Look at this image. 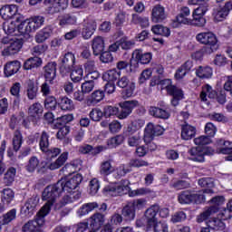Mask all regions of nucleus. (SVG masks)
<instances>
[{"label":"nucleus","mask_w":232,"mask_h":232,"mask_svg":"<svg viewBox=\"0 0 232 232\" xmlns=\"http://www.w3.org/2000/svg\"><path fill=\"white\" fill-rule=\"evenodd\" d=\"M63 193V188H61L59 181L55 184L48 185L42 194V200H44L45 204L41 208V213L48 215L50 211H52V208L58 210L61 209V208H64L66 204L73 202V198L70 197V195H63V198L59 200V197H61Z\"/></svg>","instance_id":"nucleus-1"},{"label":"nucleus","mask_w":232,"mask_h":232,"mask_svg":"<svg viewBox=\"0 0 232 232\" xmlns=\"http://www.w3.org/2000/svg\"><path fill=\"white\" fill-rule=\"evenodd\" d=\"M103 193L107 197H119L129 193V197H156V193L150 188H140L130 190V180L122 179L119 183H111L104 187Z\"/></svg>","instance_id":"nucleus-2"},{"label":"nucleus","mask_w":232,"mask_h":232,"mask_svg":"<svg viewBox=\"0 0 232 232\" xmlns=\"http://www.w3.org/2000/svg\"><path fill=\"white\" fill-rule=\"evenodd\" d=\"M208 202L209 204H212V206L205 208L204 211L197 216L196 220L198 224L206 222L209 217H213V215L218 213V211H220V206H224V203L226 202V198H224V196H216Z\"/></svg>","instance_id":"nucleus-3"},{"label":"nucleus","mask_w":232,"mask_h":232,"mask_svg":"<svg viewBox=\"0 0 232 232\" xmlns=\"http://www.w3.org/2000/svg\"><path fill=\"white\" fill-rule=\"evenodd\" d=\"M196 41H198L199 44L210 46L205 49L206 53H213V52L218 50V39H217V35L211 32H202L196 35Z\"/></svg>","instance_id":"nucleus-4"},{"label":"nucleus","mask_w":232,"mask_h":232,"mask_svg":"<svg viewBox=\"0 0 232 232\" xmlns=\"http://www.w3.org/2000/svg\"><path fill=\"white\" fill-rule=\"evenodd\" d=\"M82 182V175L76 174L69 179H62L58 180L62 192L64 195H69L72 198V195L75 193L76 188H79V185Z\"/></svg>","instance_id":"nucleus-5"},{"label":"nucleus","mask_w":232,"mask_h":232,"mask_svg":"<svg viewBox=\"0 0 232 232\" xmlns=\"http://www.w3.org/2000/svg\"><path fill=\"white\" fill-rule=\"evenodd\" d=\"M151 59V53H144L141 49H135L132 52L130 62V72H135V70L139 68V63H140V64H150Z\"/></svg>","instance_id":"nucleus-6"},{"label":"nucleus","mask_w":232,"mask_h":232,"mask_svg":"<svg viewBox=\"0 0 232 232\" xmlns=\"http://www.w3.org/2000/svg\"><path fill=\"white\" fill-rule=\"evenodd\" d=\"M178 202L179 204H202V202H206V195L184 190L178 194Z\"/></svg>","instance_id":"nucleus-7"},{"label":"nucleus","mask_w":232,"mask_h":232,"mask_svg":"<svg viewBox=\"0 0 232 232\" xmlns=\"http://www.w3.org/2000/svg\"><path fill=\"white\" fill-rule=\"evenodd\" d=\"M164 131V127L149 122L144 129L143 140L145 144H150L155 137L162 135Z\"/></svg>","instance_id":"nucleus-8"},{"label":"nucleus","mask_w":232,"mask_h":232,"mask_svg":"<svg viewBox=\"0 0 232 232\" xmlns=\"http://www.w3.org/2000/svg\"><path fill=\"white\" fill-rule=\"evenodd\" d=\"M48 214H44V212H41V209L37 213L36 217L33 220H29L22 227L23 232H35L39 231L43 226H44V217Z\"/></svg>","instance_id":"nucleus-9"},{"label":"nucleus","mask_w":232,"mask_h":232,"mask_svg":"<svg viewBox=\"0 0 232 232\" xmlns=\"http://www.w3.org/2000/svg\"><path fill=\"white\" fill-rule=\"evenodd\" d=\"M232 10V2L228 1L223 7H215L213 9L212 17L215 23H220L229 15V12Z\"/></svg>","instance_id":"nucleus-10"},{"label":"nucleus","mask_w":232,"mask_h":232,"mask_svg":"<svg viewBox=\"0 0 232 232\" xmlns=\"http://www.w3.org/2000/svg\"><path fill=\"white\" fill-rule=\"evenodd\" d=\"M117 85L119 88H126L121 92V96L123 99H130V97H133V92H135V82L130 81V79L126 76L120 78L117 82Z\"/></svg>","instance_id":"nucleus-11"},{"label":"nucleus","mask_w":232,"mask_h":232,"mask_svg":"<svg viewBox=\"0 0 232 232\" xmlns=\"http://www.w3.org/2000/svg\"><path fill=\"white\" fill-rule=\"evenodd\" d=\"M160 209V206L159 204L151 205L146 211H145V218L147 220V227L146 231H150V229L153 228V226L157 224V213H159Z\"/></svg>","instance_id":"nucleus-12"},{"label":"nucleus","mask_w":232,"mask_h":232,"mask_svg":"<svg viewBox=\"0 0 232 232\" xmlns=\"http://www.w3.org/2000/svg\"><path fill=\"white\" fill-rule=\"evenodd\" d=\"M104 215L100 213V212H96L94 214H92L89 219L87 224L89 225V232H98L101 230V227H102L103 224H104Z\"/></svg>","instance_id":"nucleus-13"},{"label":"nucleus","mask_w":232,"mask_h":232,"mask_svg":"<svg viewBox=\"0 0 232 232\" xmlns=\"http://www.w3.org/2000/svg\"><path fill=\"white\" fill-rule=\"evenodd\" d=\"M45 3H48L49 6L47 7V12L51 15L53 14H59L68 8V0H45Z\"/></svg>","instance_id":"nucleus-14"},{"label":"nucleus","mask_w":232,"mask_h":232,"mask_svg":"<svg viewBox=\"0 0 232 232\" xmlns=\"http://www.w3.org/2000/svg\"><path fill=\"white\" fill-rule=\"evenodd\" d=\"M120 106L121 110L118 114V118L121 120L127 119L130 115H131L133 109L139 106V102L137 100L126 101L121 103Z\"/></svg>","instance_id":"nucleus-15"},{"label":"nucleus","mask_w":232,"mask_h":232,"mask_svg":"<svg viewBox=\"0 0 232 232\" xmlns=\"http://www.w3.org/2000/svg\"><path fill=\"white\" fill-rule=\"evenodd\" d=\"M73 64H75V55L72 53H65L62 59V65L60 67L61 73H63V75L70 73L72 68H73Z\"/></svg>","instance_id":"nucleus-16"},{"label":"nucleus","mask_w":232,"mask_h":232,"mask_svg":"<svg viewBox=\"0 0 232 232\" xmlns=\"http://www.w3.org/2000/svg\"><path fill=\"white\" fill-rule=\"evenodd\" d=\"M37 206H39V198L32 197L25 201L24 207L22 208V213L30 218V217L35 213Z\"/></svg>","instance_id":"nucleus-17"},{"label":"nucleus","mask_w":232,"mask_h":232,"mask_svg":"<svg viewBox=\"0 0 232 232\" xmlns=\"http://www.w3.org/2000/svg\"><path fill=\"white\" fill-rule=\"evenodd\" d=\"M97 30V23L93 19L87 18L84 20L82 35L83 39H91L92 35L95 34Z\"/></svg>","instance_id":"nucleus-18"},{"label":"nucleus","mask_w":232,"mask_h":232,"mask_svg":"<svg viewBox=\"0 0 232 232\" xmlns=\"http://www.w3.org/2000/svg\"><path fill=\"white\" fill-rule=\"evenodd\" d=\"M208 12L201 11L200 9H195L192 13V19L190 20V24L193 26H198V28H204L206 26V15Z\"/></svg>","instance_id":"nucleus-19"},{"label":"nucleus","mask_w":232,"mask_h":232,"mask_svg":"<svg viewBox=\"0 0 232 232\" xmlns=\"http://www.w3.org/2000/svg\"><path fill=\"white\" fill-rule=\"evenodd\" d=\"M22 48L23 42H21V40H11L10 44L3 50L2 55H15V53H19V52H21Z\"/></svg>","instance_id":"nucleus-20"},{"label":"nucleus","mask_w":232,"mask_h":232,"mask_svg":"<svg viewBox=\"0 0 232 232\" xmlns=\"http://www.w3.org/2000/svg\"><path fill=\"white\" fill-rule=\"evenodd\" d=\"M44 78L47 82H53V79L57 77V63L51 62L48 63L44 67Z\"/></svg>","instance_id":"nucleus-21"},{"label":"nucleus","mask_w":232,"mask_h":232,"mask_svg":"<svg viewBox=\"0 0 232 232\" xmlns=\"http://www.w3.org/2000/svg\"><path fill=\"white\" fill-rule=\"evenodd\" d=\"M188 160L193 162H205L206 158L204 157V150L200 147H194L188 151Z\"/></svg>","instance_id":"nucleus-22"},{"label":"nucleus","mask_w":232,"mask_h":232,"mask_svg":"<svg viewBox=\"0 0 232 232\" xmlns=\"http://www.w3.org/2000/svg\"><path fill=\"white\" fill-rule=\"evenodd\" d=\"M166 9L160 5H157L152 8L151 11V21L152 23H162L166 19Z\"/></svg>","instance_id":"nucleus-23"},{"label":"nucleus","mask_w":232,"mask_h":232,"mask_svg":"<svg viewBox=\"0 0 232 232\" xmlns=\"http://www.w3.org/2000/svg\"><path fill=\"white\" fill-rule=\"evenodd\" d=\"M43 24H44V17L43 16H34L29 18L27 19L25 32H36V30H39Z\"/></svg>","instance_id":"nucleus-24"},{"label":"nucleus","mask_w":232,"mask_h":232,"mask_svg":"<svg viewBox=\"0 0 232 232\" xmlns=\"http://www.w3.org/2000/svg\"><path fill=\"white\" fill-rule=\"evenodd\" d=\"M18 10L19 8L15 5H5L0 9V15L5 21H8L15 17V14H17Z\"/></svg>","instance_id":"nucleus-25"},{"label":"nucleus","mask_w":232,"mask_h":232,"mask_svg":"<svg viewBox=\"0 0 232 232\" xmlns=\"http://www.w3.org/2000/svg\"><path fill=\"white\" fill-rule=\"evenodd\" d=\"M105 150L107 148L102 145L93 148L90 144H85L79 147V153H82V155H88V153H91V155H99V153L105 151Z\"/></svg>","instance_id":"nucleus-26"},{"label":"nucleus","mask_w":232,"mask_h":232,"mask_svg":"<svg viewBox=\"0 0 232 232\" xmlns=\"http://www.w3.org/2000/svg\"><path fill=\"white\" fill-rule=\"evenodd\" d=\"M21 70V62L14 60L12 62H8L4 67V73L6 77H12V75H15L17 72Z\"/></svg>","instance_id":"nucleus-27"},{"label":"nucleus","mask_w":232,"mask_h":232,"mask_svg":"<svg viewBox=\"0 0 232 232\" xmlns=\"http://www.w3.org/2000/svg\"><path fill=\"white\" fill-rule=\"evenodd\" d=\"M197 135V128L195 126L185 123L181 126V139L183 140H191Z\"/></svg>","instance_id":"nucleus-28"},{"label":"nucleus","mask_w":232,"mask_h":232,"mask_svg":"<svg viewBox=\"0 0 232 232\" xmlns=\"http://www.w3.org/2000/svg\"><path fill=\"white\" fill-rule=\"evenodd\" d=\"M149 111L150 115L155 117V119H162L163 121H168V119L171 117V114L168 110L155 106L150 107Z\"/></svg>","instance_id":"nucleus-29"},{"label":"nucleus","mask_w":232,"mask_h":232,"mask_svg":"<svg viewBox=\"0 0 232 232\" xmlns=\"http://www.w3.org/2000/svg\"><path fill=\"white\" fill-rule=\"evenodd\" d=\"M104 38L96 36L92 41V48L93 55H101L104 52Z\"/></svg>","instance_id":"nucleus-30"},{"label":"nucleus","mask_w":232,"mask_h":232,"mask_svg":"<svg viewBox=\"0 0 232 232\" xmlns=\"http://www.w3.org/2000/svg\"><path fill=\"white\" fill-rule=\"evenodd\" d=\"M105 97L104 91L96 90L87 99V106H95L99 104L101 101H103Z\"/></svg>","instance_id":"nucleus-31"},{"label":"nucleus","mask_w":232,"mask_h":232,"mask_svg":"<svg viewBox=\"0 0 232 232\" xmlns=\"http://www.w3.org/2000/svg\"><path fill=\"white\" fill-rule=\"evenodd\" d=\"M97 208H99L98 202L85 203L78 209L77 215L79 217H85V215L92 213V211H94Z\"/></svg>","instance_id":"nucleus-32"},{"label":"nucleus","mask_w":232,"mask_h":232,"mask_svg":"<svg viewBox=\"0 0 232 232\" xmlns=\"http://www.w3.org/2000/svg\"><path fill=\"white\" fill-rule=\"evenodd\" d=\"M58 106L64 111H72L75 109L73 101L66 96H62L58 99Z\"/></svg>","instance_id":"nucleus-33"},{"label":"nucleus","mask_w":232,"mask_h":232,"mask_svg":"<svg viewBox=\"0 0 232 232\" xmlns=\"http://www.w3.org/2000/svg\"><path fill=\"white\" fill-rule=\"evenodd\" d=\"M218 150H219V153L223 155H231L232 154V142L226 141L224 140H218L216 143Z\"/></svg>","instance_id":"nucleus-34"},{"label":"nucleus","mask_w":232,"mask_h":232,"mask_svg":"<svg viewBox=\"0 0 232 232\" xmlns=\"http://www.w3.org/2000/svg\"><path fill=\"white\" fill-rule=\"evenodd\" d=\"M77 23V14L75 13L65 14L59 18V25L66 26Z\"/></svg>","instance_id":"nucleus-35"},{"label":"nucleus","mask_w":232,"mask_h":232,"mask_svg":"<svg viewBox=\"0 0 232 232\" xmlns=\"http://www.w3.org/2000/svg\"><path fill=\"white\" fill-rule=\"evenodd\" d=\"M115 171V168L111 165V160H104L100 165V175L102 177H108Z\"/></svg>","instance_id":"nucleus-36"},{"label":"nucleus","mask_w":232,"mask_h":232,"mask_svg":"<svg viewBox=\"0 0 232 232\" xmlns=\"http://www.w3.org/2000/svg\"><path fill=\"white\" fill-rule=\"evenodd\" d=\"M70 72V77L72 82H81V81L84 79V70L82 69V66H76Z\"/></svg>","instance_id":"nucleus-37"},{"label":"nucleus","mask_w":232,"mask_h":232,"mask_svg":"<svg viewBox=\"0 0 232 232\" xmlns=\"http://www.w3.org/2000/svg\"><path fill=\"white\" fill-rule=\"evenodd\" d=\"M217 97V92L213 90V87L207 84L202 88L201 93H200V99L203 102H206L208 99H215Z\"/></svg>","instance_id":"nucleus-38"},{"label":"nucleus","mask_w":232,"mask_h":232,"mask_svg":"<svg viewBox=\"0 0 232 232\" xmlns=\"http://www.w3.org/2000/svg\"><path fill=\"white\" fill-rule=\"evenodd\" d=\"M198 185L201 188H205L203 189V195H209V193H213V189H211V188H213L215 186V183L213 182V179L211 178H203L198 179Z\"/></svg>","instance_id":"nucleus-39"},{"label":"nucleus","mask_w":232,"mask_h":232,"mask_svg":"<svg viewBox=\"0 0 232 232\" xmlns=\"http://www.w3.org/2000/svg\"><path fill=\"white\" fill-rule=\"evenodd\" d=\"M207 226L214 231H224L226 229V223L217 218L208 220Z\"/></svg>","instance_id":"nucleus-40"},{"label":"nucleus","mask_w":232,"mask_h":232,"mask_svg":"<svg viewBox=\"0 0 232 232\" xmlns=\"http://www.w3.org/2000/svg\"><path fill=\"white\" fill-rule=\"evenodd\" d=\"M196 75L199 79H211L213 77V69L209 66H199L196 70Z\"/></svg>","instance_id":"nucleus-41"},{"label":"nucleus","mask_w":232,"mask_h":232,"mask_svg":"<svg viewBox=\"0 0 232 232\" xmlns=\"http://www.w3.org/2000/svg\"><path fill=\"white\" fill-rule=\"evenodd\" d=\"M144 124H146L144 119L137 118L128 126L127 131L131 135L135 133V131H139L140 128H143Z\"/></svg>","instance_id":"nucleus-42"},{"label":"nucleus","mask_w":232,"mask_h":232,"mask_svg":"<svg viewBox=\"0 0 232 232\" xmlns=\"http://www.w3.org/2000/svg\"><path fill=\"white\" fill-rule=\"evenodd\" d=\"M43 64V60L37 56L27 59L24 63V70H32L39 68Z\"/></svg>","instance_id":"nucleus-43"},{"label":"nucleus","mask_w":232,"mask_h":232,"mask_svg":"<svg viewBox=\"0 0 232 232\" xmlns=\"http://www.w3.org/2000/svg\"><path fill=\"white\" fill-rule=\"evenodd\" d=\"M135 209L132 205L129 202L121 210V215L124 217L125 220L131 222L135 220Z\"/></svg>","instance_id":"nucleus-44"},{"label":"nucleus","mask_w":232,"mask_h":232,"mask_svg":"<svg viewBox=\"0 0 232 232\" xmlns=\"http://www.w3.org/2000/svg\"><path fill=\"white\" fill-rule=\"evenodd\" d=\"M131 23L132 24H140L141 28H148V26H150V18L146 16H140L137 14H132Z\"/></svg>","instance_id":"nucleus-45"},{"label":"nucleus","mask_w":232,"mask_h":232,"mask_svg":"<svg viewBox=\"0 0 232 232\" xmlns=\"http://www.w3.org/2000/svg\"><path fill=\"white\" fill-rule=\"evenodd\" d=\"M16 173L17 169H15V168H9L4 175V184H5V186H12V184H14V181L15 180Z\"/></svg>","instance_id":"nucleus-46"},{"label":"nucleus","mask_w":232,"mask_h":232,"mask_svg":"<svg viewBox=\"0 0 232 232\" xmlns=\"http://www.w3.org/2000/svg\"><path fill=\"white\" fill-rule=\"evenodd\" d=\"M102 77L103 81H107V82H115L121 77V71H117V69L108 70L103 73Z\"/></svg>","instance_id":"nucleus-47"},{"label":"nucleus","mask_w":232,"mask_h":232,"mask_svg":"<svg viewBox=\"0 0 232 232\" xmlns=\"http://www.w3.org/2000/svg\"><path fill=\"white\" fill-rule=\"evenodd\" d=\"M15 197V193L14 192V190H12V188H4L1 191V202H3V204H7L9 205L10 202H12V200H14Z\"/></svg>","instance_id":"nucleus-48"},{"label":"nucleus","mask_w":232,"mask_h":232,"mask_svg":"<svg viewBox=\"0 0 232 232\" xmlns=\"http://www.w3.org/2000/svg\"><path fill=\"white\" fill-rule=\"evenodd\" d=\"M39 146L43 153L48 151V148H50V135H48V132L45 130H44L40 136Z\"/></svg>","instance_id":"nucleus-49"},{"label":"nucleus","mask_w":232,"mask_h":232,"mask_svg":"<svg viewBox=\"0 0 232 232\" xmlns=\"http://www.w3.org/2000/svg\"><path fill=\"white\" fill-rule=\"evenodd\" d=\"M52 35V29L50 27H45L39 31L35 35V41L39 44L44 43Z\"/></svg>","instance_id":"nucleus-50"},{"label":"nucleus","mask_w":232,"mask_h":232,"mask_svg":"<svg viewBox=\"0 0 232 232\" xmlns=\"http://www.w3.org/2000/svg\"><path fill=\"white\" fill-rule=\"evenodd\" d=\"M151 32L155 35H162L163 37H169L171 31L168 27H164L161 24H156L151 27Z\"/></svg>","instance_id":"nucleus-51"},{"label":"nucleus","mask_w":232,"mask_h":232,"mask_svg":"<svg viewBox=\"0 0 232 232\" xmlns=\"http://www.w3.org/2000/svg\"><path fill=\"white\" fill-rule=\"evenodd\" d=\"M82 166V160H73L70 163H67L63 169H66L69 173H75V171L81 169Z\"/></svg>","instance_id":"nucleus-52"},{"label":"nucleus","mask_w":232,"mask_h":232,"mask_svg":"<svg viewBox=\"0 0 232 232\" xmlns=\"http://www.w3.org/2000/svg\"><path fill=\"white\" fill-rule=\"evenodd\" d=\"M10 94L14 97V103L19 104V101L21 100V83L14 82L10 88Z\"/></svg>","instance_id":"nucleus-53"},{"label":"nucleus","mask_w":232,"mask_h":232,"mask_svg":"<svg viewBox=\"0 0 232 232\" xmlns=\"http://www.w3.org/2000/svg\"><path fill=\"white\" fill-rule=\"evenodd\" d=\"M21 146H23V134L21 130H16L13 133V148L14 151L21 150Z\"/></svg>","instance_id":"nucleus-54"},{"label":"nucleus","mask_w":232,"mask_h":232,"mask_svg":"<svg viewBox=\"0 0 232 232\" xmlns=\"http://www.w3.org/2000/svg\"><path fill=\"white\" fill-rule=\"evenodd\" d=\"M37 92H39V88L35 85V83L33 81H29L26 89L28 99L30 101H34V99L37 97Z\"/></svg>","instance_id":"nucleus-55"},{"label":"nucleus","mask_w":232,"mask_h":232,"mask_svg":"<svg viewBox=\"0 0 232 232\" xmlns=\"http://www.w3.org/2000/svg\"><path fill=\"white\" fill-rule=\"evenodd\" d=\"M66 160H68V152H63L55 161L52 162V169H59L66 164Z\"/></svg>","instance_id":"nucleus-56"},{"label":"nucleus","mask_w":232,"mask_h":232,"mask_svg":"<svg viewBox=\"0 0 232 232\" xmlns=\"http://www.w3.org/2000/svg\"><path fill=\"white\" fill-rule=\"evenodd\" d=\"M39 163H40L39 159L35 156H33L29 159V161L25 166V169L29 173H34V171H35L36 169L37 170L39 169Z\"/></svg>","instance_id":"nucleus-57"},{"label":"nucleus","mask_w":232,"mask_h":232,"mask_svg":"<svg viewBox=\"0 0 232 232\" xmlns=\"http://www.w3.org/2000/svg\"><path fill=\"white\" fill-rule=\"evenodd\" d=\"M127 144L130 148H138V146H140V144H142V137L140 136V133L130 136L127 140Z\"/></svg>","instance_id":"nucleus-58"},{"label":"nucleus","mask_w":232,"mask_h":232,"mask_svg":"<svg viewBox=\"0 0 232 232\" xmlns=\"http://www.w3.org/2000/svg\"><path fill=\"white\" fill-rule=\"evenodd\" d=\"M129 203L132 205L135 211H141V209H145L146 206H148V200L144 198L133 199Z\"/></svg>","instance_id":"nucleus-59"},{"label":"nucleus","mask_w":232,"mask_h":232,"mask_svg":"<svg viewBox=\"0 0 232 232\" xmlns=\"http://www.w3.org/2000/svg\"><path fill=\"white\" fill-rule=\"evenodd\" d=\"M169 95L173 97L171 100L172 106H179V102L184 99V92L181 89H177L176 91L169 93Z\"/></svg>","instance_id":"nucleus-60"},{"label":"nucleus","mask_w":232,"mask_h":232,"mask_svg":"<svg viewBox=\"0 0 232 232\" xmlns=\"http://www.w3.org/2000/svg\"><path fill=\"white\" fill-rule=\"evenodd\" d=\"M58 101L53 96H47L44 100V108L53 111L57 108Z\"/></svg>","instance_id":"nucleus-61"},{"label":"nucleus","mask_w":232,"mask_h":232,"mask_svg":"<svg viewBox=\"0 0 232 232\" xmlns=\"http://www.w3.org/2000/svg\"><path fill=\"white\" fill-rule=\"evenodd\" d=\"M190 5H198L196 10H201L202 12H208L209 10V0H190Z\"/></svg>","instance_id":"nucleus-62"},{"label":"nucleus","mask_w":232,"mask_h":232,"mask_svg":"<svg viewBox=\"0 0 232 232\" xmlns=\"http://www.w3.org/2000/svg\"><path fill=\"white\" fill-rule=\"evenodd\" d=\"M169 188L172 189H176V191H179L180 189H186L189 188V183L186 180H177V181H170Z\"/></svg>","instance_id":"nucleus-63"},{"label":"nucleus","mask_w":232,"mask_h":232,"mask_svg":"<svg viewBox=\"0 0 232 232\" xmlns=\"http://www.w3.org/2000/svg\"><path fill=\"white\" fill-rule=\"evenodd\" d=\"M28 113L31 117H37V115H41V113H43V105L39 102L34 103L30 106Z\"/></svg>","instance_id":"nucleus-64"}]
</instances>
